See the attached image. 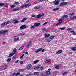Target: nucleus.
I'll list each match as a JSON object with an SVG mask.
<instances>
[{
  "label": "nucleus",
  "mask_w": 76,
  "mask_h": 76,
  "mask_svg": "<svg viewBox=\"0 0 76 76\" xmlns=\"http://www.w3.org/2000/svg\"><path fill=\"white\" fill-rule=\"evenodd\" d=\"M25 53H26V54H28V52H25Z\"/></svg>",
  "instance_id": "nucleus-57"
},
{
  "label": "nucleus",
  "mask_w": 76,
  "mask_h": 76,
  "mask_svg": "<svg viewBox=\"0 0 76 76\" xmlns=\"http://www.w3.org/2000/svg\"><path fill=\"white\" fill-rule=\"evenodd\" d=\"M23 19L24 20H26V19H27V18H23Z\"/></svg>",
  "instance_id": "nucleus-61"
},
{
  "label": "nucleus",
  "mask_w": 76,
  "mask_h": 76,
  "mask_svg": "<svg viewBox=\"0 0 76 76\" xmlns=\"http://www.w3.org/2000/svg\"><path fill=\"white\" fill-rule=\"evenodd\" d=\"M43 1V0H38V1L42 2Z\"/></svg>",
  "instance_id": "nucleus-54"
},
{
  "label": "nucleus",
  "mask_w": 76,
  "mask_h": 76,
  "mask_svg": "<svg viewBox=\"0 0 76 76\" xmlns=\"http://www.w3.org/2000/svg\"><path fill=\"white\" fill-rule=\"evenodd\" d=\"M25 56V54H23L22 55V56L20 57V58H22L23 57H24Z\"/></svg>",
  "instance_id": "nucleus-45"
},
{
  "label": "nucleus",
  "mask_w": 76,
  "mask_h": 76,
  "mask_svg": "<svg viewBox=\"0 0 76 76\" xmlns=\"http://www.w3.org/2000/svg\"><path fill=\"white\" fill-rule=\"evenodd\" d=\"M54 37L55 36H51L50 37H49L50 39H54Z\"/></svg>",
  "instance_id": "nucleus-19"
},
{
  "label": "nucleus",
  "mask_w": 76,
  "mask_h": 76,
  "mask_svg": "<svg viewBox=\"0 0 76 76\" xmlns=\"http://www.w3.org/2000/svg\"><path fill=\"white\" fill-rule=\"evenodd\" d=\"M15 53H12L9 54V56H8V58L9 57H11L12 56H13V55H15Z\"/></svg>",
  "instance_id": "nucleus-7"
},
{
  "label": "nucleus",
  "mask_w": 76,
  "mask_h": 76,
  "mask_svg": "<svg viewBox=\"0 0 76 76\" xmlns=\"http://www.w3.org/2000/svg\"><path fill=\"white\" fill-rule=\"evenodd\" d=\"M15 75V73H13L12 74V76H13L14 75Z\"/></svg>",
  "instance_id": "nucleus-53"
},
{
  "label": "nucleus",
  "mask_w": 76,
  "mask_h": 76,
  "mask_svg": "<svg viewBox=\"0 0 76 76\" xmlns=\"http://www.w3.org/2000/svg\"><path fill=\"white\" fill-rule=\"evenodd\" d=\"M11 60V58H9L7 60V62H9Z\"/></svg>",
  "instance_id": "nucleus-40"
},
{
  "label": "nucleus",
  "mask_w": 76,
  "mask_h": 76,
  "mask_svg": "<svg viewBox=\"0 0 76 76\" xmlns=\"http://www.w3.org/2000/svg\"><path fill=\"white\" fill-rule=\"evenodd\" d=\"M41 65H40L37 66H36V67H37V68L38 69H39V68H40V67H41Z\"/></svg>",
  "instance_id": "nucleus-35"
},
{
  "label": "nucleus",
  "mask_w": 76,
  "mask_h": 76,
  "mask_svg": "<svg viewBox=\"0 0 76 76\" xmlns=\"http://www.w3.org/2000/svg\"><path fill=\"white\" fill-rule=\"evenodd\" d=\"M34 70H37V69H38L37 68V66L35 67L34 68Z\"/></svg>",
  "instance_id": "nucleus-50"
},
{
  "label": "nucleus",
  "mask_w": 76,
  "mask_h": 76,
  "mask_svg": "<svg viewBox=\"0 0 76 76\" xmlns=\"http://www.w3.org/2000/svg\"><path fill=\"white\" fill-rule=\"evenodd\" d=\"M7 65H6L2 67L1 68V69L2 70H4L5 69H7Z\"/></svg>",
  "instance_id": "nucleus-10"
},
{
  "label": "nucleus",
  "mask_w": 76,
  "mask_h": 76,
  "mask_svg": "<svg viewBox=\"0 0 76 76\" xmlns=\"http://www.w3.org/2000/svg\"><path fill=\"white\" fill-rule=\"evenodd\" d=\"M31 29H34L35 28V26H31Z\"/></svg>",
  "instance_id": "nucleus-44"
},
{
  "label": "nucleus",
  "mask_w": 76,
  "mask_h": 76,
  "mask_svg": "<svg viewBox=\"0 0 76 76\" xmlns=\"http://www.w3.org/2000/svg\"><path fill=\"white\" fill-rule=\"evenodd\" d=\"M29 1V0H28L26 2V3H28Z\"/></svg>",
  "instance_id": "nucleus-63"
},
{
  "label": "nucleus",
  "mask_w": 76,
  "mask_h": 76,
  "mask_svg": "<svg viewBox=\"0 0 76 76\" xmlns=\"http://www.w3.org/2000/svg\"><path fill=\"white\" fill-rule=\"evenodd\" d=\"M34 74L32 73L28 74L26 75V76H33Z\"/></svg>",
  "instance_id": "nucleus-21"
},
{
  "label": "nucleus",
  "mask_w": 76,
  "mask_h": 76,
  "mask_svg": "<svg viewBox=\"0 0 76 76\" xmlns=\"http://www.w3.org/2000/svg\"><path fill=\"white\" fill-rule=\"evenodd\" d=\"M31 67H32V65H29L27 66L26 67V69H29L31 68Z\"/></svg>",
  "instance_id": "nucleus-11"
},
{
  "label": "nucleus",
  "mask_w": 76,
  "mask_h": 76,
  "mask_svg": "<svg viewBox=\"0 0 76 76\" xmlns=\"http://www.w3.org/2000/svg\"><path fill=\"white\" fill-rule=\"evenodd\" d=\"M18 61H19V60H17L15 61V63H18Z\"/></svg>",
  "instance_id": "nucleus-49"
},
{
  "label": "nucleus",
  "mask_w": 76,
  "mask_h": 76,
  "mask_svg": "<svg viewBox=\"0 0 76 76\" xmlns=\"http://www.w3.org/2000/svg\"><path fill=\"white\" fill-rule=\"evenodd\" d=\"M25 28H26V25H22L20 27V29H23Z\"/></svg>",
  "instance_id": "nucleus-5"
},
{
  "label": "nucleus",
  "mask_w": 76,
  "mask_h": 76,
  "mask_svg": "<svg viewBox=\"0 0 76 76\" xmlns=\"http://www.w3.org/2000/svg\"><path fill=\"white\" fill-rule=\"evenodd\" d=\"M38 61H39V60H36L34 62V64H36V63H37V62H38Z\"/></svg>",
  "instance_id": "nucleus-32"
},
{
  "label": "nucleus",
  "mask_w": 76,
  "mask_h": 76,
  "mask_svg": "<svg viewBox=\"0 0 76 76\" xmlns=\"http://www.w3.org/2000/svg\"><path fill=\"white\" fill-rule=\"evenodd\" d=\"M20 74V72H17L15 74V76H18V75H19Z\"/></svg>",
  "instance_id": "nucleus-26"
},
{
  "label": "nucleus",
  "mask_w": 76,
  "mask_h": 76,
  "mask_svg": "<svg viewBox=\"0 0 76 76\" xmlns=\"http://www.w3.org/2000/svg\"><path fill=\"white\" fill-rule=\"evenodd\" d=\"M5 24L6 25H7L8 24H9V23H13V21H8L7 22H6L5 23Z\"/></svg>",
  "instance_id": "nucleus-8"
},
{
  "label": "nucleus",
  "mask_w": 76,
  "mask_h": 76,
  "mask_svg": "<svg viewBox=\"0 0 76 76\" xmlns=\"http://www.w3.org/2000/svg\"><path fill=\"white\" fill-rule=\"evenodd\" d=\"M70 32H71V33H73V32H75V31H73V30H72V31H70Z\"/></svg>",
  "instance_id": "nucleus-55"
},
{
  "label": "nucleus",
  "mask_w": 76,
  "mask_h": 76,
  "mask_svg": "<svg viewBox=\"0 0 76 76\" xmlns=\"http://www.w3.org/2000/svg\"><path fill=\"white\" fill-rule=\"evenodd\" d=\"M46 74L47 75H49L50 74V71H48L46 72Z\"/></svg>",
  "instance_id": "nucleus-17"
},
{
  "label": "nucleus",
  "mask_w": 76,
  "mask_h": 76,
  "mask_svg": "<svg viewBox=\"0 0 76 76\" xmlns=\"http://www.w3.org/2000/svg\"><path fill=\"white\" fill-rule=\"evenodd\" d=\"M20 72H23V71H24V70H25V69H20L19 70Z\"/></svg>",
  "instance_id": "nucleus-41"
},
{
  "label": "nucleus",
  "mask_w": 76,
  "mask_h": 76,
  "mask_svg": "<svg viewBox=\"0 0 76 76\" xmlns=\"http://www.w3.org/2000/svg\"><path fill=\"white\" fill-rule=\"evenodd\" d=\"M67 73H68V72L67 71H66L64 72V73H62V75H66V74H67Z\"/></svg>",
  "instance_id": "nucleus-29"
},
{
  "label": "nucleus",
  "mask_w": 76,
  "mask_h": 76,
  "mask_svg": "<svg viewBox=\"0 0 76 76\" xmlns=\"http://www.w3.org/2000/svg\"><path fill=\"white\" fill-rule=\"evenodd\" d=\"M40 69L41 70H42V71L43 70H44V68H43V67H42V66H41L40 68Z\"/></svg>",
  "instance_id": "nucleus-42"
},
{
  "label": "nucleus",
  "mask_w": 76,
  "mask_h": 76,
  "mask_svg": "<svg viewBox=\"0 0 76 76\" xmlns=\"http://www.w3.org/2000/svg\"><path fill=\"white\" fill-rule=\"evenodd\" d=\"M68 18V15H64V16H63L62 18V19H64V18Z\"/></svg>",
  "instance_id": "nucleus-20"
},
{
  "label": "nucleus",
  "mask_w": 76,
  "mask_h": 76,
  "mask_svg": "<svg viewBox=\"0 0 76 76\" xmlns=\"http://www.w3.org/2000/svg\"><path fill=\"white\" fill-rule=\"evenodd\" d=\"M7 32H8V30H4L0 31V35L6 34V33H7Z\"/></svg>",
  "instance_id": "nucleus-1"
},
{
  "label": "nucleus",
  "mask_w": 76,
  "mask_h": 76,
  "mask_svg": "<svg viewBox=\"0 0 76 76\" xmlns=\"http://www.w3.org/2000/svg\"><path fill=\"white\" fill-rule=\"evenodd\" d=\"M34 25L35 26H39L40 25V23H35Z\"/></svg>",
  "instance_id": "nucleus-22"
},
{
  "label": "nucleus",
  "mask_w": 76,
  "mask_h": 76,
  "mask_svg": "<svg viewBox=\"0 0 76 76\" xmlns=\"http://www.w3.org/2000/svg\"><path fill=\"white\" fill-rule=\"evenodd\" d=\"M71 49L73 51H76V47H71Z\"/></svg>",
  "instance_id": "nucleus-13"
},
{
  "label": "nucleus",
  "mask_w": 76,
  "mask_h": 76,
  "mask_svg": "<svg viewBox=\"0 0 76 76\" xmlns=\"http://www.w3.org/2000/svg\"><path fill=\"white\" fill-rule=\"evenodd\" d=\"M44 34L45 37H48L50 35V34Z\"/></svg>",
  "instance_id": "nucleus-23"
},
{
  "label": "nucleus",
  "mask_w": 76,
  "mask_h": 76,
  "mask_svg": "<svg viewBox=\"0 0 76 76\" xmlns=\"http://www.w3.org/2000/svg\"><path fill=\"white\" fill-rule=\"evenodd\" d=\"M72 28H68L67 29V31H70V30H72Z\"/></svg>",
  "instance_id": "nucleus-46"
},
{
  "label": "nucleus",
  "mask_w": 76,
  "mask_h": 76,
  "mask_svg": "<svg viewBox=\"0 0 76 76\" xmlns=\"http://www.w3.org/2000/svg\"><path fill=\"white\" fill-rule=\"evenodd\" d=\"M73 35H76V33L74 32L73 34Z\"/></svg>",
  "instance_id": "nucleus-52"
},
{
  "label": "nucleus",
  "mask_w": 76,
  "mask_h": 76,
  "mask_svg": "<svg viewBox=\"0 0 76 76\" xmlns=\"http://www.w3.org/2000/svg\"><path fill=\"white\" fill-rule=\"evenodd\" d=\"M54 66L56 69H59V66L58 65H56Z\"/></svg>",
  "instance_id": "nucleus-15"
},
{
  "label": "nucleus",
  "mask_w": 76,
  "mask_h": 76,
  "mask_svg": "<svg viewBox=\"0 0 76 76\" xmlns=\"http://www.w3.org/2000/svg\"><path fill=\"white\" fill-rule=\"evenodd\" d=\"M73 18L74 19H76V16H73Z\"/></svg>",
  "instance_id": "nucleus-48"
},
{
  "label": "nucleus",
  "mask_w": 76,
  "mask_h": 76,
  "mask_svg": "<svg viewBox=\"0 0 76 76\" xmlns=\"http://www.w3.org/2000/svg\"><path fill=\"white\" fill-rule=\"evenodd\" d=\"M23 61H21L20 62V64H23Z\"/></svg>",
  "instance_id": "nucleus-47"
},
{
  "label": "nucleus",
  "mask_w": 76,
  "mask_h": 76,
  "mask_svg": "<svg viewBox=\"0 0 76 76\" xmlns=\"http://www.w3.org/2000/svg\"><path fill=\"white\" fill-rule=\"evenodd\" d=\"M32 42L31 41H30V42H29L26 45V48H28V47H29V46H30V45H31V43H32Z\"/></svg>",
  "instance_id": "nucleus-6"
},
{
  "label": "nucleus",
  "mask_w": 76,
  "mask_h": 76,
  "mask_svg": "<svg viewBox=\"0 0 76 76\" xmlns=\"http://www.w3.org/2000/svg\"><path fill=\"white\" fill-rule=\"evenodd\" d=\"M42 50V48H40V49H38L37 50L35 51V53H38V52H39V51H41Z\"/></svg>",
  "instance_id": "nucleus-12"
},
{
  "label": "nucleus",
  "mask_w": 76,
  "mask_h": 76,
  "mask_svg": "<svg viewBox=\"0 0 76 76\" xmlns=\"http://www.w3.org/2000/svg\"><path fill=\"white\" fill-rule=\"evenodd\" d=\"M15 6L16 5H15V4L12 5L10 7L11 8H14V7H15Z\"/></svg>",
  "instance_id": "nucleus-28"
},
{
  "label": "nucleus",
  "mask_w": 76,
  "mask_h": 76,
  "mask_svg": "<svg viewBox=\"0 0 76 76\" xmlns=\"http://www.w3.org/2000/svg\"><path fill=\"white\" fill-rule=\"evenodd\" d=\"M35 9H39L41 8V7L39 6H36L34 7Z\"/></svg>",
  "instance_id": "nucleus-18"
},
{
  "label": "nucleus",
  "mask_w": 76,
  "mask_h": 76,
  "mask_svg": "<svg viewBox=\"0 0 76 76\" xmlns=\"http://www.w3.org/2000/svg\"><path fill=\"white\" fill-rule=\"evenodd\" d=\"M47 23H48V22H45V23H44V24H43L44 25H45L46 24H47Z\"/></svg>",
  "instance_id": "nucleus-51"
},
{
  "label": "nucleus",
  "mask_w": 76,
  "mask_h": 76,
  "mask_svg": "<svg viewBox=\"0 0 76 76\" xmlns=\"http://www.w3.org/2000/svg\"><path fill=\"white\" fill-rule=\"evenodd\" d=\"M25 20L24 19H23L21 21V22H24Z\"/></svg>",
  "instance_id": "nucleus-56"
},
{
  "label": "nucleus",
  "mask_w": 76,
  "mask_h": 76,
  "mask_svg": "<svg viewBox=\"0 0 76 76\" xmlns=\"http://www.w3.org/2000/svg\"><path fill=\"white\" fill-rule=\"evenodd\" d=\"M51 42V40H50L47 41L48 42Z\"/></svg>",
  "instance_id": "nucleus-58"
},
{
  "label": "nucleus",
  "mask_w": 76,
  "mask_h": 76,
  "mask_svg": "<svg viewBox=\"0 0 76 76\" xmlns=\"http://www.w3.org/2000/svg\"><path fill=\"white\" fill-rule=\"evenodd\" d=\"M4 45H6V42H5L4 43H3Z\"/></svg>",
  "instance_id": "nucleus-64"
},
{
  "label": "nucleus",
  "mask_w": 76,
  "mask_h": 76,
  "mask_svg": "<svg viewBox=\"0 0 76 76\" xmlns=\"http://www.w3.org/2000/svg\"><path fill=\"white\" fill-rule=\"evenodd\" d=\"M63 52V50H59L56 53V54H61V53Z\"/></svg>",
  "instance_id": "nucleus-9"
},
{
  "label": "nucleus",
  "mask_w": 76,
  "mask_h": 76,
  "mask_svg": "<svg viewBox=\"0 0 76 76\" xmlns=\"http://www.w3.org/2000/svg\"><path fill=\"white\" fill-rule=\"evenodd\" d=\"M19 39V38H15L14 39V41L15 42H16L17 41H18Z\"/></svg>",
  "instance_id": "nucleus-16"
},
{
  "label": "nucleus",
  "mask_w": 76,
  "mask_h": 76,
  "mask_svg": "<svg viewBox=\"0 0 76 76\" xmlns=\"http://www.w3.org/2000/svg\"><path fill=\"white\" fill-rule=\"evenodd\" d=\"M42 29L43 30V31H45V28H42Z\"/></svg>",
  "instance_id": "nucleus-62"
},
{
  "label": "nucleus",
  "mask_w": 76,
  "mask_h": 76,
  "mask_svg": "<svg viewBox=\"0 0 76 76\" xmlns=\"http://www.w3.org/2000/svg\"><path fill=\"white\" fill-rule=\"evenodd\" d=\"M31 4H26L25 5H23L20 6L21 8H23L24 7H29V6H31Z\"/></svg>",
  "instance_id": "nucleus-3"
},
{
  "label": "nucleus",
  "mask_w": 76,
  "mask_h": 76,
  "mask_svg": "<svg viewBox=\"0 0 76 76\" xmlns=\"http://www.w3.org/2000/svg\"><path fill=\"white\" fill-rule=\"evenodd\" d=\"M74 13H72V14H69V15H71V16H72V15H73Z\"/></svg>",
  "instance_id": "nucleus-60"
},
{
  "label": "nucleus",
  "mask_w": 76,
  "mask_h": 76,
  "mask_svg": "<svg viewBox=\"0 0 76 76\" xmlns=\"http://www.w3.org/2000/svg\"><path fill=\"white\" fill-rule=\"evenodd\" d=\"M59 29H61V30H64V29H65V27H64L63 28H59Z\"/></svg>",
  "instance_id": "nucleus-36"
},
{
  "label": "nucleus",
  "mask_w": 76,
  "mask_h": 76,
  "mask_svg": "<svg viewBox=\"0 0 76 76\" xmlns=\"http://www.w3.org/2000/svg\"><path fill=\"white\" fill-rule=\"evenodd\" d=\"M64 19H59V20H58V21H59V22H61V21H63V20Z\"/></svg>",
  "instance_id": "nucleus-37"
},
{
  "label": "nucleus",
  "mask_w": 76,
  "mask_h": 76,
  "mask_svg": "<svg viewBox=\"0 0 76 76\" xmlns=\"http://www.w3.org/2000/svg\"><path fill=\"white\" fill-rule=\"evenodd\" d=\"M61 23H62V21L58 23L57 24H56V25H60V24H61Z\"/></svg>",
  "instance_id": "nucleus-34"
},
{
  "label": "nucleus",
  "mask_w": 76,
  "mask_h": 76,
  "mask_svg": "<svg viewBox=\"0 0 76 76\" xmlns=\"http://www.w3.org/2000/svg\"><path fill=\"white\" fill-rule=\"evenodd\" d=\"M42 52H44V51H45V50L44 49H42Z\"/></svg>",
  "instance_id": "nucleus-59"
},
{
  "label": "nucleus",
  "mask_w": 76,
  "mask_h": 76,
  "mask_svg": "<svg viewBox=\"0 0 76 76\" xmlns=\"http://www.w3.org/2000/svg\"><path fill=\"white\" fill-rule=\"evenodd\" d=\"M5 25H6L5 23H2L1 24V26H5Z\"/></svg>",
  "instance_id": "nucleus-31"
},
{
  "label": "nucleus",
  "mask_w": 76,
  "mask_h": 76,
  "mask_svg": "<svg viewBox=\"0 0 76 76\" xmlns=\"http://www.w3.org/2000/svg\"><path fill=\"white\" fill-rule=\"evenodd\" d=\"M42 17L41 15L40 14H39L38 15H37V17H36V18L37 19H38V18H40L41 17Z\"/></svg>",
  "instance_id": "nucleus-14"
},
{
  "label": "nucleus",
  "mask_w": 76,
  "mask_h": 76,
  "mask_svg": "<svg viewBox=\"0 0 76 76\" xmlns=\"http://www.w3.org/2000/svg\"><path fill=\"white\" fill-rule=\"evenodd\" d=\"M19 22V21L18 20L15 21L14 22V23L15 24V23H18Z\"/></svg>",
  "instance_id": "nucleus-38"
},
{
  "label": "nucleus",
  "mask_w": 76,
  "mask_h": 76,
  "mask_svg": "<svg viewBox=\"0 0 76 76\" xmlns=\"http://www.w3.org/2000/svg\"><path fill=\"white\" fill-rule=\"evenodd\" d=\"M5 5V4L4 3H0V6H4Z\"/></svg>",
  "instance_id": "nucleus-30"
},
{
  "label": "nucleus",
  "mask_w": 76,
  "mask_h": 76,
  "mask_svg": "<svg viewBox=\"0 0 76 76\" xmlns=\"http://www.w3.org/2000/svg\"><path fill=\"white\" fill-rule=\"evenodd\" d=\"M59 9H60L59 8H56L53 9V10H58Z\"/></svg>",
  "instance_id": "nucleus-43"
},
{
  "label": "nucleus",
  "mask_w": 76,
  "mask_h": 76,
  "mask_svg": "<svg viewBox=\"0 0 76 76\" xmlns=\"http://www.w3.org/2000/svg\"><path fill=\"white\" fill-rule=\"evenodd\" d=\"M23 48H24V46H21V47H20V51H22V50H23Z\"/></svg>",
  "instance_id": "nucleus-25"
},
{
  "label": "nucleus",
  "mask_w": 76,
  "mask_h": 76,
  "mask_svg": "<svg viewBox=\"0 0 76 76\" xmlns=\"http://www.w3.org/2000/svg\"><path fill=\"white\" fill-rule=\"evenodd\" d=\"M34 75H38L39 74L38 72H35L34 73Z\"/></svg>",
  "instance_id": "nucleus-27"
},
{
  "label": "nucleus",
  "mask_w": 76,
  "mask_h": 76,
  "mask_svg": "<svg viewBox=\"0 0 76 76\" xmlns=\"http://www.w3.org/2000/svg\"><path fill=\"white\" fill-rule=\"evenodd\" d=\"M60 0H55L53 3L55 5H58L60 4Z\"/></svg>",
  "instance_id": "nucleus-2"
},
{
  "label": "nucleus",
  "mask_w": 76,
  "mask_h": 76,
  "mask_svg": "<svg viewBox=\"0 0 76 76\" xmlns=\"http://www.w3.org/2000/svg\"><path fill=\"white\" fill-rule=\"evenodd\" d=\"M16 49L15 48L13 50V52L15 53H16Z\"/></svg>",
  "instance_id": "nucleus-33"
},
{
  "label": "nucleus",
  "mask_w": 76,
  "mask_h": 76,
  "mask_svg": "<svg viewBox=\"0 0 76 76\" xmlns=\"http://www.w3.org/2000/svg\"><path fill=\"white\" fill-rule=\"evenodd\" d=\"M67 4V2H64L61 3L60 4V6H65Z\"/></svg>",
  "instance_id": "nucleus-4"
},
{
  "label": "nucleus",
  "mask_w": 76,
  "mask_h": 76,
  "mask_svg": "<svg viewBox=\"0 0 76 76\" xmlns=\"http://www.w3.org/2000/svg\"><path fill=\"white\" fill-rule=\"evenodd\" d=\"M15 4L16 5H19V3L18 2H16L15 3Z\"/></svg>",
  "instance_id": "nucleus-39"
},
{
  "label": "nucleus",
  "mask_w": 76,
  "mask_h": 76,
  "mask_svg": "<svg viewBox=\"0 0 76 76\" xmlns=\"http://www.w3.org/2000/svg\"><path fill=\"white\" fill-rule=\"evenodd\" d=\"M50 61H51V60H50V59L47 60L46 61H45V63H48V62H50Z\"/></svg>",
  "instance_id": "nucleus-24"
}]
</instances>
